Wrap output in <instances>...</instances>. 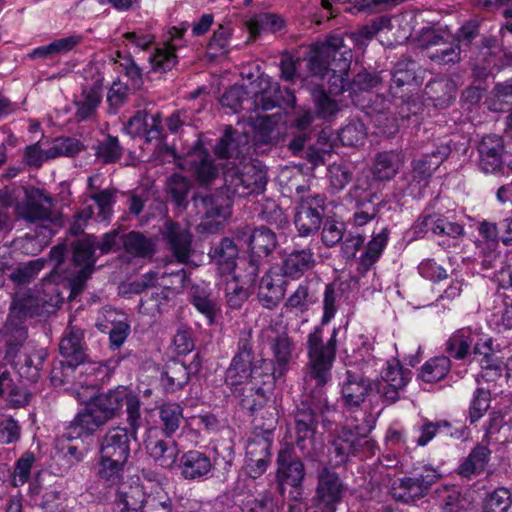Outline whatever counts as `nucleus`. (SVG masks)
Listing matches in <instances>:
<instances>
[{
  "mask_svg": "<svg viewBox=\"0 0 512 512\" xmlns=\"http://www.w3.org/2000/svg\"><path fill=\"white\" fill-rule=\"evenodd\" d=\"M337 331L333 330L330 338L324 343L322 328L317 327L309 334L307 341L309 357V377L315 381V389L301 396L294 412L296 445L304 451L314 439L319 418L324 426L331 422L327 414L333 410L324 396L322 387L331 377V368L335 360L337 347Z\"/></svg>",
  "mask_w": 512,
  "mask_h": 512,
  "instance_id": "nucleus-1",
  "label": "nucleus"
},
{
  "mask_svg": "<svg viewBox=\"0 0 512 512\" xmlns=\"http://www.w3.org/2000/svg\"><path fill=\"white\" fill-rule=\"evenodd\" d=\"M124 403L127 418H129L130 409H133L135 414H142L139 396L120 386L92 398L70 422L62 438L73 440L92 435L101 426L118 416Z\"/></svg>",
  "mask_w": 512,
  "mask_h": 512,
  "instance_id": "nucleus-2",
  "label": "nucleus"
},
{
  "mask_svg": "<svg viewBox=\"0 0 512 512\" xmlns=\"http://www.w3.org/2000/svg\"><path fill=\"white\" fill-rule=\"evenodd\" d=\"M128 427L109 428L99 441L98 476L108 485L121 482L124 468L131 453V442L137 440L138 430L143 426L142 414H135L133 409L126 418Z\"/></svg>",
  "mask_w": 512,
  "mask_h": 512,
  "instance_id": "nucleus-3",
  "label": "nucleus"
},
{
  "mask_svg": "<svg viewBox=\"0 0 512 512\" xmlns=\"http://www.w3.org/2000/svg\"><path fill=\"white\" fill-rule=\"evenodd\" d=\"M95 237L86 236L71 243L58 244L51 248L49 256L54 270L65 274L68 280L67 299L72 301L86 288L88 279L96 269Z\"/></svg>",
  "mask_w": 512,
  "mask_h": 512,
  "instance_id": "nucleus-4",
  "label": "nucleus"
},
{
  "mask_svg": "<svg viewBox=\"0 0 512 512\" xmlns=\"http://www.w3.org/2000/svg\"><path fill=\"white\" fill-rule=\"evenodd\" d=\"M351 59L352 52L344 45L343 37L331 35L324 42L313 46V55L308 60L307 68L312 77L321 80L328 77L329 93L339 95L350 90L348 72Z\"/></svg>",
  "mask_w": 512,
  "mask_h": 512,
  "instance_id": "nucleus-5",
  "label": "nucleus"
},
{
  "mask_svg": "<svg viewBox=\"0 0 512 512\" xmlns=\"http://www.w3.org/2000/svg\"><path fill=\"white\" fill-rule=\"evenodd\" d=\"M315 113L311 109L299 107L290 122L288 150L294 155L307 160L312 168L326 165L334 153L336 138L333 133L322 130L314 144H306L311 140L314 134L313 123L316 119Z\"/></svg>",
  "mask_w": 512,
  "mask_h": 512,
  "instance_id": "nucleus-6",
  "label": "nucleus"
},
{
  "mask_svg": "<svg viewBox=\"0 0 512 512\" xmlns=\"http://www.w3.org/2000/svg\"><path fill=\"white\" fill-rule=\"evenodd\" d=\"M83 339L82 329L68 325L59 343L60 354L65 360L54 363L50 372L53 386L60 387L69 383L73 379L75 369L88 360Z\"/></svg>",
  "mask_w": 512,
  "mask_h": 512,
  "instance_id": "nucleus-7",
  "label": "nucleus"
},
{
  "mask_svg": "<svg viewBox=\"0 0 512 512\" xmlns=\"http://www.w3.org/2000/svg\"><path fill=\"white\" fill-rule=\"evenodd\" d=\"M275 480L278 492L284 496L288 490L289 499L301 502L304 499L305 465L292 447L282 448L277 455Z\"/></svg>",
  "mask_w": 512,
  "mask_h": 512,
  "instance_id": "nucleus-8",
  "label": "nucleus"
},
{
  "mask_svg": "<svg viewBox=\"0 0 512 512\" xmlns=\"http://www.w3.org/2000/svg\"><path fill=\"white\" fill-rule=\"evenodd\" d=\"M267 184V170L260 162L244 163L224 172V185L232 196L246 197L262 193Z\"/></svg>",
  "mask_w": 512,
  "mask_h": 512,
  "instance_id": "nucleus-9",
  "label": "nucleus"
},
{
  "mask_svg": "<svg viewBox=\"0 0 512 512\" xmlns=\"http://www.w3.org/2000/svg\"><path fill=\"white\" fill-rule=\"evenodd\" d=\"M478 168L485 174L508 175L512 173V153L506 149L505 140L497 134H487L477 144Z\"/></svg>",
  "mask_w": 512,
  "mask_h": 512,
  "instance_id": "nucleus-10",
  "label": "nucleus"
},
{
  "mask_svg": "<svg viewBox=\"0 0 512 512\" xmlns=\"http://www.w3.org/2000/svg\"><path fill=\"white\" fill-rule=\"evenodd\" d=\"M18 218L30 224L43 225L58 220L53 198L39 188L25 189L24 198L15 206Z\"/></svg>",
  "mask_w": 512,
  "mask_h": 512,
  "instance_id": "nucleus-11",
  "label": "nucleus"
},
{
  "mask_svg": "<svg viewBox=\"0 0 512 512\" xmlns=\"http://www.w3.org/2000/svg\"><path fill=\"white\" fill-rule=\"evenodd\" d=\"M343 495L344 484L339 475L328 467H323L317 475L313 507L321 512H336Z\"/></svg>",
  "mask_w": 512,
  "mask_h": 512,
  "instance_id": "nucleus-12",
  "label": "nucleus"
},
{
  "mask_svg": "<svg viewBox=\"0 0 512 512\" xmlns=\"http://www.w3.org/2000/svg\"><path fill=\"white\" fill-rule=\"evenodd\" d=\"M192 202L201 219L220 221L231 215L233 196L223 185L212 193H194Z\"/></svg>",
  "mask_w": 512,
  "mask_h": 512,
  "instance_id": "nucleus-13",
  "label": "nucleus"
},
{
  "mask_svg": "<svg viewBox=\"0 0 512 512\" xmlns=\"http://www.w3.org/2000/svg\"><path fill=\"white\" fill-rule=\"evenodd\" d=\"M278 245L276 234L265 226L252 230L248 238L249 246V275L254 279L257 277L260 267L264 265Z\"/></svg>",
  "mask_w": 512,
  "mask_h": 512,
  "instance_id": "nucleus-14",
  "label": "nucleus"
},
{
  "mask_svg": "<svg viewBox=\"0 0 512 512\" xmlns=\"http://www.w3.org/2000/svg\"><path fill=\"white\" fill-rule=\"evenodd\" d=\"M368 445L369 441L365 439V436L351 428L343 427L331 441L329 448L330 462L335 467L344 466L350 461L351 457L358 455Z\"/></svg>",
  "mask_w": 512,
  "mask_h": 512,
  "instance_id": "nucleus-15",
  "label": "nucleus"
},
{
  "mask_svg": "<svg viewBox=\"0 0 512 512\" xmlns=\"http://www.w3.org/2000/svg\"><path fill=\"white\" fill-rule=\"evenodd\" d=\"M324 216V198L320 195L302 198L296 207L294 223L299 236L317 232Z\"/></svg>",
  "mask_w": 512,
  "mask_h": 512,
  "instance_id": "nucleus-16",
  "label": "nucleus"
},
{
  "mask_svg": "<svg viewBox=\"0 0 512 512\" xmlns=\"http://www.w3.org/2000/svg\"><path fill=\"white\" fill-rule=\"evenodd\" d=\"M181 168L189 170L201 185L210 184L218 176V168L201 142L187 152Z\"/></svg>",
  "mask_w": 512,
  "mask_h": 512,
  "instance_id": "nucleus-17",
  "label": "nucleus"
},
{
  "mask_svg": "<svg viewBox=\"0 0 512 512\" xmlns=\"http://www.w3.org/2000/svg\"><path fill=\"white\" fill-rule=\"evenodd\" d=\"M254 363L251 334L245 333L239 338L237 352L226 371V382L236 385L243 382L244 379H248V374Z\"/></svg>",
  "mask_w": 512,
  "mask_h": 512,
  "instance_id": "nucleus-18",
  "label": "nucleus"
},
{
  "mask_svg": "<svg viewBox=\"0 0 512 512\" xmlns=\"http://www.w3.org/2000/svg\"><path fill=\"white\" fill-rule=\"evenodd\" d=\"M421 67L411 58H403L396 62L392 72H387L385 76L392 80L389 87V93L392 98H403L405 94L398 91L403 87H417L422 82Z\"/></svg>",
  "mask_w": 512,
  "mask_h": 512,
  "instance_id": "nucleus-19",
  "label": "nucleus"
},
{
  "mask_svg": "<svg viewBox=\"0 0 512 512\" xmlns=\"http://www.w3.org/2000/svg\"><path fill=\"white\" fill-rule=\"evenodd\" d=\"M144 448L154 463L167 470L177 467L180 449L178 443L172 438H159L149 434L144 440Z\"/></svg>",
  "mask_w": 512,
  "mask_h": 512,
  "instance_id": "nucleus-20",
  "label": "nucleus"
},
{
  "mask_svg": "<svg viewBox=\"0 0 512 512\" xmlns=\"http://www.w3.org/2000/svg\"><path fill=\"white\" fill-rule=\"evenodd\" d=\"M162 237L168 249L180 263H187L192 253L190 230L178 222L167 221L162 229Z\"/></svg>",
  "mask_w": 512,
  "mask_h": 512,
  "instance_id": "nucleus-21",
  "label": "nucleus"
},
{
  "mask_svg": "<svg viewBox=\"0 0 512 512\" xmlns=\"http://www.w3.org/2000/svg\"><path fill=\"white\" fill-rule=\"evenodd\" d=\"M372 391L371 380L358 369H347L342 381V399L345 406L358 408Z\"/></svg>",
  "mask_w": 512,
  "mask_h": 512,
  "instance_id": "nucleus-22",
  "label": "nucleus"
},
{
  "mask_svg": "<svg viewBox=\"0 0 512 512\" xmlns=\"http://www.w3.org/2000/svg\"><path fill=\"white\" fill-rule=\"evenodd\" d=\"M213 462L206 454L198 450H189L179 459L177 467L181 476L186 480L206 477L213 469Z\"/></svg>",
  "mask_w": 512,
  "mask_h": 512,
  "instance_id": "nucleus-23",
  "label": "nucleus"
},
{
  "mask_svg": "<svg viewBox=\"0 0 512 512\" xmlns=\"http://www.w3.org/2000/svg\"><path fill=\"white\" fill-rule=\"evenodd\" d=\"M315 264L313 250L310 247L295 244V248L285 256L281 270L284 276L297 279L313 269Z\"/></svg>",
  "mask_w": 512,
  "mask_h": 512,
  "instance_id": "nucleus-24",
  "label": "nucleus"
},
{
  "mask_svg": "<svg viewBox=\"0 0 512 512\" xmlns=\"http://www.w3.org/2000/svg\"><path fill=\"white\" fill-rule=\"evenodd\" d=\"M451 153L449 145L442 144L431 153L423 155L413 162L412 177L418 183L427 184L434 171L448 158Z\"/></svg>",
  "mask_w": 512,
  "mask_h": 512,
  "instance_id": "nucleus-25",
  "label": "nucleus"
},
{
  "mask_svg": "<svg viewBox=\"0 0 512 512\" xmlns=\"http://www.w3.org/2000/svg\"><path fill=\"white\" fill-rule=\"evenodd\" d=\"M208 255L220 274H230L237 266L239 249L234 240L225 237L211 247Z\"/></svg>",
  "mask_w": 512,
  "mask_h": 512,
  "instance_id": "nucleus-26",
  "label": "nucleus"
},
{
  "mask_svg": "<svg viewBox=\"0 0 512 512\" xmlns=\"http://www.w3.org/2000/svg\"><path fill=\"white\" fill-rule=\"evenodd\" d=\"M145 493L139 485L121 484L114 500V512H144Z\"/></svg>",
  "mask_w": 512,
  "mask_h": 512,
  "instance_id": "nucleus-27",
  "label": "nucleus"
},
{
  "mask_svg": "<svg viewBox=\"0 0 512 512\" xmlns=\"http://www.w3.org/2000/svg\"><path fill=\"white\" fill-rule=\"evenodd\" d=\"M247 143L248 139L245 134L228 127L223 136L217 141L214 153L221 159L238 158L245 154Z\"/></svg>",
  "mask_w": 512,
  "mask_h": 512,
  "instance_id": "nucleus-28",
  "label": "nucleus"
},
{
  "mask_svg": "<svg viewBox=\"0 0 512 512\" xmlns=\"http://www.w3.org/2000/svg\"><path fill=\"white\" fill-rule=\"evenodd\" d=\"M156 240L140 231H130L124 234L123 250L134 258L151 259L157 249Z\"/></svg>",
  "mask_w": 512,
  "mask_h": 512,
  "instance_id": "nucleus-29",
  "label": "nucleus"
},
{
  "mask_svg": "<svg viewBox=\"0 0 512 512\" xmlns=\"http://www.w3.org/2000/svg\"><path fill=\"white\" fill-rule=\"evenodd\" d=\"M233 386L235 387L233 390L235 397L238 398L241 407L249 411L251 416L268 403L266 391L261 386L244 382Z\"/></svg>",
  "mask_w": 512,
  "mask_h": 512,
  "instance_id": "nucleus-30",
  "label": "nucleus"
},
{
  "mask_svg": "<svg viewBox=\"0 0 512 512\" xmlns=\"http://www.w3.org/2000/svg\"><path fill=\"white\" fill-rule=\"evenodd\" d=\"M285 281L279 277L273 278L265 274L258 287V300L263 307L273 309L283 300L285 295Z\"/></svg>",
  "mask_w": 512,
  "mask_h": 512,
  "instance_id": "nucleus-31",
  "label": "nucleus"
},
{
  "mask_svg": "<svg viewBox=\"0 0 512 512\" xmlns=\"http://www.w3.org/2000/svg\"><path fill=\"white\" fill-rule=\"evenodd\" d=\"M278 372V368L273 360L259 359L253 364L248 374V379H245L244 383L261 386L266 391L284 376L278 375Z\"/></svg>",
  "mask_w": 512,
  "mask_h": 512,
  "instance_id": "nucleus-32",
  "label": "nucleus"
},
{
  "mask_svg": "<svg viewBox=\"0 0 512 512\" xmlns=\"http://www.w3.org/2000/svg\"><path fill=\"white\" fill-rule=\"evenodd\" d=\"M424 93L435 107L444 109L454 100L456 85L448 78L435 79L426 85Z\"/></svg>",
  "mask_w": 512,
  "mask_h": 512,
  "instance_id": "nucleus-33",
  "label": "nucleus"
},
{
  "mask_svg": "<svg viewBox=\"0 0 512 512\" xmlns=\"http://www.w3.org/2000/svg\"><path fill=\"white\" fill-rule=\"evenodd\" d=\"M189 380V368L184 362L178 360L169 361L161 375V384L165 391L170 393L183 389Z\"/></svg>",
  "mask_w": 512,
  "mask_h": 512,
  "instance_id": "nucleus-34",
  "label": "nucleus"
},
{
  "mask_svg": "<svg viewBox=\"0 0 512 512\" xmlns=\"http://www.w3.org/2000/svg\"><path fill=\"white\" fill-rule=\"evenodd\" d=\"M40 317H48L60 309L65 296L60 287L51 282L43 284L42 289L34 294Z\"/></svg>",
  "mask_w": 512,
  "mask_h": 512,
  "instance_id": "nucleus-35",
  "label": "nucleus"
},
{
  "mask_svg": "<svg viewBox=\"0 0 512 512\" xmlns=\"http://www.w3.org/2000/svg\"><path fill=\"white\" fill-rule=\"evenodd\" d=\"M402 163L401 154L396 151L378 153L373 161L372 174L377 180L389 181L398 173Z\"/></svg>",
  "mask_w": 512,
  "mask_h": 512,
  "instance_id": "nucleus-36",
  "label": "nucleus"
},
{
  "mask_svg": "<svg viewBox=\"0 0 512 512\" xmlns=\"http://www.w3.org/2000/svg\"><path fill=\"white\" fill-rule=\"evenodd\" d=\"M103 84L101 80H96L89 89H84L82 99L75 102L77 111L75 117L77 121H85L96 114V110L102 100Z\"/></svg>",
  "mask_w": 512,
  "mask_h": 512,
  "instance_id": "nucleus-37",
  "label": "nucleus"
},
{
  "mask_svg": "<svg viewBox=\"0 0 512 512\" xmlns=\"http://www.w3.org/2000/svg\"><path fill=\"white\" fill-rule=\"evenodd\" d=\"M9 316L19 322L28 318L40 317L37 299L30 291L17 292L12 299Z\"/></svg>",
  "mask_w": 512,
  "mask_h": 512,
  "instance_id": "nucleus-38",
  "label": "nucleus"
},
{
  "mask_svg": "<svg viewBox=\"0 0 512 512\" xmlns=\"http://www.w3.org/2000/svg\"><path fill=\"white\" fill-rule=\"evenodd\" d=\"M491 455L490 449L485 445H476L470 454L464 459L458 468V474L462 477L470 478L483 472L489 462Z\"/></svg>",
  "mask_w": 512,
  "mask_h": 512,
  "instance_id": "nucleus-39",
  "label": "nucleus"
},
{
  "mask_svg": "<svg viewBox=\"0 0 512 512\" xmlns=\"http://www.w3.org/2000/svg\"><path fill=\"white\" fill-rule=\"evenodd\" d=\"M308 89L311 93L316 117L330 120L340 111L338 102L326 93L322 85L315 84L313 87L309 86Z\"/></svg>",
  "mask_w": 512,
  "mask_h": 512,
  "instance_id": "nucleus-40",
  "label": "nucleus"
},
{
  "mask_svg": "<svg viewBox=\"0 0 512 512\" xmlns=\"http://www.w3.org/2000/svg\"><path fill=\"white\" fill-rule=\"evenodd\" d=\"M173 291L169 287H160L153 290L149 296L142 298L138 310L140 313L155 316L162 314L169 306Z\"/></svg>",
  "mask_w": 512,
  "mask_h": 512,
  "instance_id": "nucleus-41",
  "label": "nucleus"
},
{
  "mask_svg": "<svg viewBox=\"0 0 512 512\" xmlns=\"http://www.w3.org/2000/svg\"><path fill=\"white\" fill-rule=\"evenodd\" d=\"M161 431L166 438H172L184 420L183 409L176 403H165L159 407Z\"/></svg>",
  "mask_w": 512,
  "mask_h": 512,
  "instance_id": "nucleus-42",
  "label": "nucleus"
},
{
  "mask_svg": "<svg viewBox=\"0 0 512 512\" xmlns=\"http://www.w3.org/2000/svg\"><path fill=\"white\" fill-rule=\"evenodd\" d=\"M147 117L146 110H138L125 124L124 131L133 138L144 136L147 141L158 137L159 130L156 124L149 126Z\"/></svg>",
  "mask_w": 512,
  "mask_h": 512,
  "instance_id": "nucleus-43",
  "label": "nucleus"
},
{
  "mask_svg": "<svg viewBox=\"0 0 512 512\" xmlns=\"http://www.w3.org/2000/svg\"><path fill=\"white\" fill-rule=\"evenodd\" d=\"M432 497L438 502L441 512H460L462 508V495L455 485L437 487Z\"/></svg>",
  "mask_w": 512,
  "mask_h": 512,
  "instance_id": "nucleus-44",
  "label": "nucleus"
},
{
  "mask_svg": "<svg viewBox=\"0 0 512 512\" xmlns=\"http://www.w3.org/2000/svg\"><path fill=\"white\" fill-rule=\"evenodd\" d=\"M191 303L208 319L209 324L214 323L218 311L217 300L210 292L199 286H193L190 291Z\"/></svg>",
  "mask_w": 512,
  "mask_h": 512,
  "instance_id": "nucleus-45",
  "label": "nucleus"
},
{
  "mask_svg": "<svg viewBox=\"0 0 512 512\" xmlns=\"http://www.w3.org/2000/svg\"><path fill=\"white\" fill-rule=\"evenodd\" d=\"M191 187V181L179 173L172 174L166 183V191L171 200L178 208L182 209L187 208V196Z\"/></svg>",
  "mask_w": 512,
  "mask_h": 512,
  "instance_id": "nucleus-46",
  "label": "nucleus"
},
{
  "mask_svg": "<svg viewBox=\"0 0 512 512\" xmlns=\"http://www.w3.org/2000/svg\"><path fill=\"white\" fill-rule=\"evenodd\" d=\"M254 433L272 436L278 423V412L273 403H266L253 415Z\"/></svg>",
  "mask_w": 512,
  "mask_h": 512,
  "instance_id": "nucleus-47",
  "label": "nucleus"
},
{
  "mask_svg": "<svg viewBox=\"0 0 512 512\" xmlns=\"http://www.w3.org/2000/svg\"><path fill=\"white\" fill-rule=\"evenodd\" d=\"M451 368L450 359L446 356H438L427 361L421 368L419 378L427 383L438 382L448 374Z\"/></svg>",
  "mask_w": 512,
  "mask_h": 512,
  "instance_id": "nucleus-48",
  "label": "nucleus"
},
{
  "mask_svg": "<svg viewBox=\"0 0 512 512\" xmlns=\"http://www.w3.org/2000/svg\"><path fill=\"white\" fill-rule=\"evenodd\" d=\"M512 505V496L505 487L486 493L482 500V512H507Z\"/></svg>",
  "mask_w": 512,
  "mask_h": 512,
  "instance_id": "nucleus-49",
  "label": "nucleus"
},
{
  "mask_svg": "<svg viewBox=\"0 0 512 512\" xmlns=\"http://www.w3.org/2000/svg\"><path fill=\"white\" fill-rule=\"evenodd\" d=\"M385 74H387L386 71L370 72L363 69L351 80V83L349 84L350 91L356 93L378 88L387 78Z\"/></svg>",
  "mask_w": 512,
  "mask_h": 512,
  "instance_id": "nucleus-50",
  "label": "nucleus"
},
{
  "mask_svg": "<svg viewBox=\"0 0 512 512\" xmlns=\"http://www.w3.org/2000/svg\"><path fill=\"white\" fill-rule=\"evenodd\" d=\"M95 155L103 164L116 163L123 155V148L117 137L108 135L97 145Z\"/></svg>",
  "mask_w": 512,
  "mask_h": 512,
  "instance_id": "nucleus-51",
  "label": "nucleus"
},
{
  "mask_svg": "<svg viewBox=\"0 0 512 512\" xmlns=\"http://www.w3.org/2000/svg\"><path fill=\"white\" fill-rule=\"evenodd\" d=\"M293 350L292 341L286 336L277 337L272 345L273 355L278 368V375H284Z\"/></svg>",
  "mask_w": 512,
  "mask_h": 512,
  "instance_id": "nucleus-52",
  "label": "nucleus"
},
{
  "mask_svg": "<svg viewBox=\"0 0 512 512\" xmlns=\"http://www.w3.org/2000/svg\"><path fill=\"white\" fill-rule=\"evenodd\" d=\"M346 234V225L342 221L327 218L322 228V242L326 247H333L343 240Z\"/></svg>",
  "mask_w": 512,
  "mask_h": 512,
  "instance_id": "nucleus-53",
  "label": "nucleus"
},
{
  "mask_svg": "<svg viewBox=\"0 0 512 512\" xmlns=\"http://www.w3.org/2000/svg\"><path fill=\"white\" fill-rule=\"evenodd\" d=\"M272 436L254 433L246 446V458H270Z\"/></svg>",
  "mask_w": 512,
  "mask_h": 512,
  "instance_id": "nucleus-54",
  "label": "nucleus"
},
{
  "mask_svg": "<svg viewBox=\"0 0 512 512\" xmlns=\"http://www.w3.org/2000/svg\"><path fill=\"white\" fill-rule=\"evenodd\" d=\"M317 301V297L306 284H301L294 293L286 300L285 306L304 312Z\"/></svg>",
  "mask_w": 512,
  "mask_h": 512,
  "instance_id": "nucleus-55",
  "label": "nucleus"
},
{
  "mask_svg": "<svg viewBox=\"0 0 512 512\" xmlns=\"http://www.w3.org/2000/svg\"><path fill=\"white\" fill-rule=\"evenodd\" d=\"M253 139L258 148L263 145H276L280 139L279 128L270 120L265 119L259 124Z\"/></svg>",
  "mask_w": 512,
  "mask_h": 512,
  "instance_id": "nucleus-56",
  "label": "nucleus"
},
{
  "mask_svg": "<svg viewBox=\"0 0 512 512\" xmlns=\"http://www.w3.org/2000/svg\"><path fill=\"white\" fill-rule=\"evenodd\" d=\"M366 137L364 124L356 121L350 122L340 129L338 139L345 146H356L361 144Z\"/></svg>",
  "mask_w": 512,
  "mask_h": 512,
  "instance_id": "nucleus-57",
  "label": "nucleus"
},
{
  "mask_svg": "<svg viewBox=\"0 0 512 512\" xmlns=\"http://www.w3.org/2000/svg\"><path fill=\"white\" fill-rule=\"evenodd\" d=\"M470 341L463 330H458L446 342V351L456 359H464L469 352Z\"/></svg>",
  "mask_w": 512,
  "mask_h": 512,
  "instance_id": "nucleus-58",
  "label": "nucleus"
},
{
  "mask_svg": "<svg viewBox=\"0 0 512 512\" xmlns=\"http://www.w3.org/2000/svg\"><path fill=\"white\" fill-rule=\"evenodd\" d=\"M490 392L483 389L478 388L475 393L473 400L470 405L469 409V420L470 423L476 422L478 419H480L483 414L489 409L490 407Z\"/></svg>",
  "mask_w": 512,
  "mask_h": 512,
  "instance_id": "nucleus-59",
  "label": "nucleus"
},
{
  "mask_svg": "<svg viewBox=\"0 0 512 512\" xmlns=\"http://www.w3.org/2000/svg\"><path fill=\"white\" fill-rule=\"evenodd\" d=\"M44 267V261L42 259L32 260L23 266L16 268L11 273V279L19 284L29 283L35 278L39 271Z\"/></svg>",
  "mask_w": 512,
  "mask_h": 512,
  "instance_id": "nucleus-60",
  "label": "nucleus"
},
{
  "mask_svg": "<svg viewBox=\"0 0 512 512\" xmlns=\"http://www.w3.org/2000/svg\"><path fill=\"white\" fill-rule=\"evenodd\" d=\"M124 234L121 228L109 231L102 236L100 241L95 242V248L99 249L101 254L116 252L123 248Z\"/></svg>",
  "mask_w": 512,
  "mask_h": 512,
  "instance_id": "nucleus-61",
  "label": "nucleus"
},
{
  "mask_svg": "<svg viewBox=\"0 0 512 512\" xmlns=\"http://www.w3.org/2000/svg\"><path fill=\"white\" fill-rule=\"evenodd\" d=\"M331 186L336 190H342L352 180V172L345 164L333 163L329 167Z\"/></svg>",
  "mask_w": 512,
  "mask_h": 512,
  "instance_id": "nucleus-62",
  "label": "nucleus"
},
{
  "mask_svg": "<svg viewBox=\"0 0 512 512\" xmlns=\"http://www.w3.org/2000/svg\"><path fill=\"white\" fill-rule=\"evenodd\" d=\"M155 71H170L177 63V56L173 50L168 48L157 49L156 53L150 58Z\"/></svg>",
  "mask_w": 512,
  "mask_h": 512,
  "instance_id": "nucleus-63",
  "label": "nucleus"
},
{
  "mask_svg": "<svg viewBox=\"0 0 512 512\" xmlns=\"http://www.w3.org/2000/svg\"><path fill=\"white\" fill-rule=\"evenodd\" d=\"M480 23L476 19L465 22L456 34V39L461 47L468 48L473 40L479 36Z\"/></svg>",
  "mask_w": 512,
  "mask_h": 512,
  "instance_id": "nucleus-64",
  "label": "nucleus"
}]
</instances>
